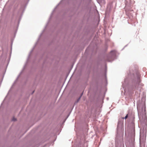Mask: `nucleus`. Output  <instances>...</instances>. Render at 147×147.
Wrapping results in <instances>:
<instances>
[{
    "mask_svg": "<svg viewBox=\"0 0 147 147\" xmlns=\"http://www.w3.org/2000/svg\"><path fill=\"white\" fill-rule=\"evenodd\" d=\"M34 91H33V92H32V94L33 93H34Z\"/></svg>",
    "mask_w": 147,
    "mask_h": 147,
    "instance_id": "1a4fd4ad",
    "label": "nucleus"
},
{
    "mask_svg": "<svg viewBox=\"0 0 147 147\" xmlns=\"http://www.w3.org/2000/svg\"><path fill=\"white\" fill-rule=\"evenodd\" d=\"M81 98V96H80V97L79 98L77 99L76 102V103H77L80 100V99Z\"/></svg>",
    "mask_w": 147,
    "mask_h": 147,
    "instance_id": "39448f33",
    "label": "nucleus"
},
{
    "mask_svg": "<svg viewBox=\"0 0 147 147\" xmlns=\"http://www.w3.org/2000/svg\"><path fill=\"white\" fill-rule=\"evenodd\" d=\"M136 67H137V66H136Z\"/></svg>",
    "mask_w": 147,
    "mask_h": 147,
    "instance_id": "9b49d317",
    "label": "nucleus"
},
{
    "mask_svg": "<svg viewBox=\"0 0 147 147\" xmlns=\"http://www.w3.org/2000/svg\"><path fill=\"white\" fill-rule=\"evenodd\" d=\"M128 117V114H127L126 115V116L125 117H123V118H122V119H126Z\"/></svg>",
    "mask_w": 147,
    "mask_h": 147,
    "instance_id": "20e7f679",
    "label": "nucleus"
},
{
    "mask_svg": "<svg viewBox=\"0 0 147 147\" xmlns=\"http://www.w3.org/2000/svg\"><path fill=\"white\" fill-rule=\"evenodd\" d=\"M114 52V53L112 55H111V58H112V59L111 60H109V59H107V60L109 62H111L114 59L113 58L114 57H115V53H114V51H111V53H112V52Z\"/></svg>",
    "mask_w": 147,
    "mask_h": 147,
    "instance_id": "f03ea898",
    "label": "nucleus"
},
{
    "mask_svg": "<svg viewBox=\"0 0 147 147\" xmlns=\"http://www.w3.org/2000/svg\"><path fill=\"white\" fill-rule=\"evenodd\" d=\"M138 82H140V79L139 77H138L137 78Z\"/></svg>",
    "mask_w": 147,
    "mask_h": 147,
    "instance_id": "423d86ee",
    "label": "nucleus"
},
{
    "mask_svg": "<svg viewBox=\"0 0 147 147\" xmlns=\"http://www.w3.org/2000/svg\"><path fill=\"white\" fill-rule=\"evenodd\" d=\"M123 122L121 120H119L117 127V134L116 137L115 143L122 142L123 135Z\"/></svg>",
    "mask_w": 147,
    "mask_h": 147,
    "instance_id": "f257e3e1",
    "label": "nucleus"
},
{
    "mask_svg": "<svg viewBox=\"0 0 147 147\" xmlns=\"http://www.w3.org/2000/svg\"><path fill=\"white\" fill-rule=\"evenodd\" d=\"M83 94V93H82L81 94V96H81H81H82Z\"/></svg>",
    "mask_w": 147,
    "mask_h": 147,
    "instance_id": "6e6552de",
    "label": "nucleus"
},
{
    "mask_svg": "<svg viewBox=\"0 0 147 147\" xmlns=\"http://www.w3.org/2000/svg\"><path fill=\"white\" fill-rule=\"evenodd\" d=\"M131 136L133 139L134 140V137L135 136V130L134 129H133L131 131Z\"/></svg>",
    "mask_w": 147,
    "mask_h": 147,
    "instance_id": "7ed1b4c3",
    "label": "nucleus"
},
{
    "mask_svg": "<svg viewBox=\"0 0 147 147\" xmlns=\"http://www.w3.org/2000/svg\"><path fill=\"white\" fill-rule=\"evenodd\" d=\"M12 121H15L16 120V119L14 118H13L12 119Z\"/></svg>",
    "mask_w": 147,
    "mask_h": 147,
    "instance_id": "0eeeda50",
    "label": "nucleus"
},
{
    "mask_svg": "<svg viewBox=\"0 0 147 147\" xmlns=\"http://www.w3.org/2000/svg\"><path fill=\"white\" fill-rule=\"evenodd\" d=\"M136 67H137V66H136Z\"/></svg>",
    "mask_w": 147,
    "mask_h": 147,
    "instance_id": "9d476101",
    "label": "nucleus"
}]
</instances>
